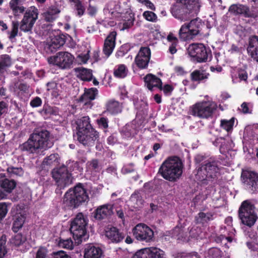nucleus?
<instances>
[{"mask_svg": "<svg viewBox=\"0 0 258 258\" xmlns=\"http://www.w3.org/2000/svg\"><path fill=\"white\" fill-rule=\"evenodd\" d=\"M53 145V142L50 140L49 133L42 130L35 131L30 135L28 141L20 146V148L22 151L29 153L38 154L51 148Z\"/></svg>", "mask_w": 258, "mask_h": 258, "instance_id": "f257e3e1", "label": "nucleus"}, {"mask_svg": "<svg viewBox=\"0 0 258 258\" xmlns=\"http://www.w3.org/2000/svg\"><path fill=\"white\" fill-rule=\"evenodd\" d=\"M76 137L84 146H92L99 138V134L91 126L88 116H84L77 121Z\"/></svg>", "mask_w": 258, "mask_h": 258, "instance_id": "f03ea898", "label": "nucleus"}, {"mask_svg": "<svg viewBox=\"0 0 258 258\" xmlns=\"http://www.w3.org/2000/svg\"><path fill=\"white\" fill-rule=\"evenodd\" d=\"M200 0H177L171 8L172 16L180 21H185L190 18V14L199 12Z\"/></svg>", "mask_w": 258, "mask_h": 258, "instance_id": "7ed1b4c3", "label": "nucleus"}, {"mask_svg": "<svg viewBox=\"0 0 258 258\" xmlns=\"http://www.w3.org/2000/svg\"><path fill=\"white\" fill-rule=\"evenodd\" d=\"M219 175L218 162L210 158L198 168L196 179L201 184L207 185L216 180Z\"/></svg>", "mask_w": 258, "mask_h": 258, "instance_id": "20e7f679", "label": "nucleus"}, {"mask_svg": "<svg viewBox=\"0 0 258 258\" xmlns=\"http://www.w3.org/2000/svg\"><path fill=\"white\" fill-rule=\"evenodd\" d=\"M183 167V163L179 158L172 157L162 163L158 173L166 180L175 181L181 176Z\"/></svg>", "mask_w": 258, "mask_h": 258, "instance_id": "39448f33", "label": "nucleus"}, {"mask_svg": "<svg viewBox=\"0 0 258 258\" xmlns=\"http://www.w3.org/2000/svg\"><path fill=\"white\" fill-rule=\"evenodd\" d=\"M88 199L82 184L79 183L73 189H70L64 195L63 204L65 207L76 208Z\"/></svg>", "mask_w": 258, "mask_h": 258, "instance_id": "423d86ee", "label": "nucleus"}, {"mask_svg": "<svg viewBox=\"0 0 258 258\" xmlns=\"http://www.w3.org/2000/svg\"><path fill=\"white\" fill-rule=\"evenodd\" d=\"M254 209L252 201L247 200L242 202L238 210V216L242 224L249 227L254 225L258 218Z\"/></svg>", "mask_w": 258, "mask_h": 258, "instance_id": "0eeeda50", "label": "nucleus"}, {"mask_svg": "<svg viewBox=\"0 0 258 258\" xmlns=\"http://www.w3.org/2000/svg\"><path fill=\"white\" fill-rule=\"evenodd\" d=\"M87 218L82 213L78 214L72 221L70 227L71 232L73 237L79 241L86 239L87 233L86 226L88 224Z\"/></svg>", "mask_w": 258, "mask_h": 258, "instance_id": "6e6552de", "label": "nucleus"}, {"mask_svg": "<svg viewBox=\"0 0 258 258\" xmlns=\"http://www.w3.org/2000/svg\"><path fill=\"white\" fill-rule=\"evenodd\" d=\"M188 55L198 62H204L210 60L212 53L209 48L202 43H193L187 49Z\"/></svg>", "mask_w": 258, "mask_h": 258, "instance_id": "1a4fd4ad", "label": "nucleus"}, {"mask_svg": "<svg viewBox=\"0 0 258 258\" xmlns=\"http://www.w3.org/2000/svg\"><path fill=\"white\" fill-rule=\"evenodd\" d=\"M216 108L217 105L213 101H201L192 106L191 114L195 116L207 118L212 115Z\"/></svg>", "mask_w": 258, "mask_h": 258, "instance_id": "9d476101", "label": "nucleus"}, {"mask_svg": "<svg viewBox=\"0 0 258 258\" xmlns=\"http://www.w3.org/2000/svg\"><path fill=\"white\" fill-rule=\"evenodd\" d=\"M202 25L200 20L197 19L191 20L188 24H183L179 31L180 38L184 41L192 39L199 33Z\"/></svg>", "mask_w": 258, "mask_h": 258, "instance_id": "9b49d317", "label": "nucleus"}, {"mask_svg": "<svg viewBox=\"0 0 258 258\" xmlns=\"http://www.w3.org/2000/svg\"><path fill=\"white\" fill-rule=\"evenodd\" d=\"M38 18V11L34 7H31L25 12L20 22V29L24 32H31L36 21Z\"/></svg>", "mask_w": 258, "mask_h": 258, "instance_id": "f8f14e48", "label": "nucleus"}, {"mask_svg": "<svg viewBox=\"0 0 258 258\" xmlns=\"http://www.w3.org/2000/svg\"><path fill=\"white\" fill-rule=\"evenodd\" d=\"M74 57L70 53L60 51L48 58L49 63L56 65L61 69L70 68L74 61Z\"/></svg>", "mask_w": 258, "mask_h": 258, "instance_id": "ddd939ff", "label": "nucleus"}, {"mask_svg": "<svg viewBox=\"0 0 258 258\" xmlns=\"http://www.w3.org/2000/svg\"><path fill=\"white\" fill-rule=\"evenodd\" d=\"M241 177L247 190L251 193L258 192V174L248 170H243Z\"/></svg>", "mask_w": 258, "mask_h": 258, "instance_id": "4468645a", "label": "nucleus"}, {"mask_svg": "<svg viewBox=\"0 0 258 258\" xmlns=\"http://www.w3.org/2000/svg\"><path fill=\"white\" fill-rule=\"evenodd\" d=\"M52 177L57 182L58 186L63 188L70 185L73 181L72 175L65 166H62L52 172Z\"/></svg>", "mask_w": 258, "mask_h": 258, "instance_id": "2eb2a0df", "label": "nucleus"}, {"mask_svg": "<svg viewBox=\"0 0 258 258\" xmlns=\"http://www.w3.org/2000/svg\"><path fill=\"white\" fill-rule=\"evenodd\" d=\"M134 237L139 241L149 242L153 240L154 232L144 224L137 225L133 230Z\"/></svg>", "mask_w": 258, "mask_h": 258, "instance_id": "dca6fc26", "label": "nucleus"}, {"mask_svg": "<svg viewBox=\"0 0 258 258\" xmlns=\"http://www.w3.org/2000/svg\"><path fill=\"white\" fill-rule=\"evenodd\" d=\"M133 258H165L164 252L156 247H146L138 251Z\"/></svg>", "mask_w": 258, "mask_h": 258, "instance_id": "f3484780", "label": "nucleus"}, {"mask_svg": "<svg viewBox=\"0 0 258 258\" xmlns=\"http://www.w3.org/2000/svg\"><path fill=\"white\" fill-rule=\"evenodd\" d=\"M150 58V48L147 47H142L135 57V61L138 68L144 69L147 68Z\"/></svg>", "mask_w": 258, "mask_h": 258, "instance_id": "a211bd4d", "label": "nucleus"}, {"mask_svg": "<svg viewBox=\"0 0 258 258\" xmlns=\"http://www.w3.org/2000/svg\"><path fill=\"white\" fill-rule=\"evenodd\" d=\"M103 256V250L99 246L89 244L84 248V258H102Z\"/></svg>", "mask_w": 258, "mask_h": 258, "instance_id": "6ab92c4d", "label": "nucleus"}, {"mask_svg": "<svg viewBox=\"0 0 258 258\" xmlns=\"http://www.w3.org/2000/svg\"><path fill=\"white\" fill-rule=\"evenodd\" d=\"M116 36V32L112 31L104 41L103 52L107 57L110 56L115 47Z\"/></svg>", "mask_w": 258, "mask_h": 258, "instance_id": "aec40b11", "label": "nucleus"}, {"mask_svg": "<svg viewBox=\"0 0 258 258\" xmlns=\"http://www.w3.org/2000/svg\"><path fill=\"white\" fill-rule=\"evenodd\" d=\"M112 205L110 204L104 205L99 206L96 210L94 217L98 220L107 218L112 214Z\"/></svg>", "mask_w": 258, "mask_h": 258, "instance_id": "412c9836", "label": "nucleus"}, {"mask_svg": "<svg viewBox=\"0 0 258 258\" xmlns=\"http://www.w3.org/2000/svg\"><path fill=\"white\" fill-rule=\"evenodd\" d=\"M229 12L234 15H243L245 17H253V14L250 12L249 8L240 4L231 5L229 8Z\"/></svg>", "mask_w": 258, "mask_h": 258, "instance_id": "4be33fe9", "label": "nucleus"}, {"mask_svg": "<svg viewBox=\"0 0 258 258\" xmlns=\"http://www.w3.org/2000/svg\"><path fill=\"white\" fill-rule=\"evenodd\" d=\"M144 81L147 88L150 90H153L155 88L160 90L162 89L161 80L155 75L148 74L144 78Z\"/></svg>", "mask_w": 258, "mask_h": 258, "instance_id": "5701e85b", "label": "nucleus"}, {"mask_svg": "<svg viewBox=\"0 0 258 258\" xmlns=\"http://www.w3.org/2000/svg\"><path fill=\"white\" fill-rule=\"evenodd\" d=\"M105 236L112 242L118 243L120 242L124 236L118 230L114 227H107L105 230Z\"/></svg>", "mask_w": 258, "mask_h": 258, "instance_id": "b1692460", "label": "nucleus"}, {"mask_svg": "<svg viewBox=\"0 0 258 258\" xmlns=\"http://www.w3.org/2000/svg\"><path fill=\"white\" fill-rule=\"evenodd\" d=\"M247 50L251 57L258 62V37L257 36H254L249 39Z\"/></svg>", "mask_w": 258, "mask_h": 258, "instance_id": "393cba45", "label": "nucleus"}, {"mask_svg": "<svg viewBox=\"0 0 258 258\" xmlns=\"http://www.w3.org/2000/svg\"><path fill=\"white\" fill-rule=\"evenodd\" d=\"M98 94V90L95 88L85 89L84 94L79 98L80 102L86 105L94 100Z\"/></svg>", "mask_w": 258, "mask_h": 258, "instance_id": "a878e982", "label": "nucleus"}, {"mask_svg": "<svg viewBox=\"0 0 258 258\" xmlns=\"http://www.w3.org/2000/svg\"><path fill=\"white\" fill-rule=\"evenodd\" d=\"M66 42L64 35H56L51 39L49 43V47L51 51L55 50L60 48Z\"/></svg>", "mask_w": 258, "mask_h": 258, "instance_id": "bb28decb", "label": "nucleus"}, {"mask_svg": "<svg viewBox=\"0 0 258 258\" xmlns=\"http://www.w3.org/2000/svg\"><path fill=\"white\" fill-rule=\"evenodd\" d=\"M74 70L77 77L81 79L82 80L90 81L93 77L92 71L89 69H87L83 67H78L75 68Z\"/></svg>", "mask_w": 258, "mask_h": 258, "instance_id": "cd10ccee", "label": "nucleus"}, {"mask_svg": "<svg viewBox=\"0 0 258 258\" xmlns=\"http://www.w3.org/2000/svg\"><path fill=\"white\" fill-rule=\"evenodd\" d=\"M9 6L15 17H19L25 11V7L22 6V3L17 0H11Z\"/></svg>", "mask_w": 258, "mask_h": 258, "instance_id": "c85d7f7f", "label": "nucleus"}, {"mask_svg": "<svg viewBox=\"0 0 258 258\" xmlns=\"http://www.w3.org/2000/svg\"><path fill=\"white\" fill-rule=\"evenodd\" d=\"M129 205L135 208H141L144 204V200L139 192H135L133 194L128 201Z\"/></svg>", "mask_w": 258, "mask_h": 258, "instance_id": "c756f323", "label": "nucleus"}, {"mask_svg": "<svg viewBox=\"0 0 258 258\" xmlns=\"http://www.w3.org/2000/svg\"><path fill=\"white\" fill-rule=\"evenodd\" d=\"M60 12V10L57 7L51 6L43 14L45 20L47 22H52L57 18Z\"/></svg>", "mask_w": 258, "mask_h": 258, "instance_id": "7c9ffc66", "label": "nucleus"}, {"mask_svg": "<svg viewBox=\"0 0 258 258\" xmlns=\"http://www.w3.org/2000/svg\"><path fill=\"white\" fill-rule=\"evenodd\" d=\"M59 158L57 154H52L46 157L42 163L43 166H48L53 167L57 166L59 163Z\"/></svg>", "mask_w": 258, "mask_h": 258, "instance_id": "2f4dec72", "label": "nucleus"}, {"mask_svg": "<svg viewBox=\"0 0 258 258\" xmlns=\"http://www.w3.org/2000/svg\"><path fill=\"white\" fill-rule=\"evenodd\" d=\"M108 111L111 114H117L121 112V106L119 103L114 100H110L106 104Z\"/></svg>", "mask_w": 258, "mask_h": 258, "instance_id": "473e14b6", "label": "nucleus"}, {"mask_svg": "<svg viewBox=\"0 0 258 258\" xmlns=\"http://www.w3.org/2000/svg\"><path fill=\"white\" fill-rule=\"evenodd\" d=\"M209 74L204 70H195L191 74V78L194 81H202L208 78Z\"/></svg>", "mask_w": 258, "mask_h": 258, "instance_id": "72a5a7b5", "label": "nucleus"}, {"mask_svg": "<svg viewBox=\"0 0 258 258\" xmlns=\"http://www.w3.org/2000/svg\"><path fill=\"white\" fill-rule=\"evenodd\" d=\"M25 216L23 214H17L13 223L12 229L14 232H17L20 228H22L25 220Z\"/></svg>", "mask_w": 258, "mask_h": 258, "instance_id": "f704fd0d", "label": "nucleus"}, {"mask_svg": "<svg viewBox=\"0 0 258 258\" xmlns=\"http://www.w3.org/2000/svg\"><path fill=\"white\" fill-rule=\"evenodd\" d=\"M1 187L6 191L10 192L15 187L16 183L14 180L5 179L0 181Z\"/></svg>", "mask_w": 258, "mask_h": 258, "instance_id": "c9c22d12", "label": "nucleus"}, {"mask_svg": "<svg viewBox=\"0 0 258 258\" xmlns=\"http://www.w3.org/2000/svg\"><path fill=\"white\" fill-rule=\"evenodd\" d=\"M11 64V58L8 55H0V71L3 74L5 68L10 67Z\"/></svg>", "mask_w": 258, "mask_h": 258, "instance_id": "e433bc0d", "label": "nucleus"}, {"mask_svg": "<svg viewBox=\"0 0 258 258\" xmlns=\"http://www.w3.org/2000/svg\"><path fill=\"white\" fill-rule=\"evenodd\" d=\"M234 121V117H232L229 120L222 119L221 120L220 126L224 130H226L227 132H230L233 129Z\"/></svg>", "mask_w": 258, "mask_h": 258, "instance_id": "4c0bfd02", "label": "nucleus"}, {"mask_svg": "<svg viewBox=\"0 0 258 258\" xmlns=\"http://www.w3.org/2000/svg\"><path fill=\"white\" fill-rule=\"evenodd\" d=\"M47 90L51 91V94L55 97L59 95V90L57 84L55 82H48L46 84Z\"/></svg>", "mask_w": 258, "mask_h": 258, "instance_id": "58836bf2", "label": "nucleus"}, {"mask_svg": "<svg viewBox=\"0 0 258 258\" xmlns=\"http://www.w3.org/2000/svg\"><path fill=\"white\" fill-rule=\"evenodd\" d=\"M58 245L60 247L72 249L73 248V242L71 238L66 239L60 238L58 242Z\"/></svg>", "mask_w": 258, "mask_h": 258, "instance_id": "ea45409f", "label": "nucleus"}, {"mask_svg": "<svg viewBox=\"0 0 258 258\" xmlns=\"http://www.w3.org/2000/svg\"><path fill=\"white\" fill-rule=\"evenodd\" d=\"M127 70L124 64L118 66V68L114 71L115 76L118 78H124L127 75Z\"/></svg>", "mask_w": 258, "mask_h": 258, "instance_id": "a19ab883", "label": "nucleus"}, {"mask_svg": "<svg viewBox=\"0 0 258 258\" xmlns=\"http://www.w3.org/2000/svg\"><path fill=\"white\" fill-rule=\"evenodd\" d=\"M18 27L19 23L18 22H13L12 30L8 32L9 34V38L11 41H14V40L15 39V37L17 36Z\"/></svg>", "mask_w": 258, "mask_h": 258, "instance_id": "79ce46f5", "label": "nucleus"}, {"mask_svg": "<svg viewBox=\"0 0 258 258\" xmlns=\"http://www.w3.org/2000/svg\"><path fill=\"white\" fill-rule=\"evenodd\" d=\"M6 243V237L2 236L0 238V258H4L7 252Z\"/></svg>", "mask_w": 258, "mask_h": 258, "instance_id": "37998d69", "label": "nucleus"}, {"mask_svg": "<svg viewBox=\"0 0 258 258\" xmlns=\"http://www.w3.org/2000/svg\"><path fill=\"white\" fill-rule=\"evenodd\" d=\"M239 110L244 114H251L252 111L251 104L246 102L242 103Z\"/></svg>", "mask_w": 258, "mask_h": 258, "instance_id": "c03bdc74", "label": "nucleus"}, {"mask_svg": "<svg viewBox=\"0 0 258 258\" xmlns=\"http://www.w3.org/2000/svg\"><path fill=\"white\" fill-rule=\"evenodd\" d=\"M26 240L25 236L21 234H16L12 239V242L17 246H19L24 242Z\"/></svg>", "mask_w": 258, "mask_h": 258, "instance_id": "a18cd8bd", "label": "nucleus"}, {"mask_svg": "<svg viewBox=\"0 0 258 258\" xmlns=\"http://www.w3.org/2000/svg\"><path fill=\"white\" fill-rule=\"evenodd\" d=\"M144 17L148 21L155 22L157 19V15L151 11H145L143 13Z\"/></svg>", "mask_w": 258, "mask_h": 258, "instance_id": "49530a36", "label": "nucleus"}, {"mask_svg": "<svg viewBox=\"0 0 258 258\" xmlns=\"http://www.w3.org/2000/svg\"><path fill=\"white\" fill-rule=\"evenodd\" d=\"M7 171L11 175L21 176L23 174V171L22 168L9 167L7 169Z\"/></svg>", "mask_w": 258, "mask_h": 258, "instance_id": "de8ad7c7", "label": "nucleus"}, {"mask_svg": "<svg viewBox=\"0 0 258 258\" xmlns=\"http://www.w3.org/2000/svg\"><path fill=\"white\" fill-rule=\"evenodd\" d=\"M135 171V165L132 163L124 165L121 169L122 173L124 174L134 172Z\"/></svg>", "mask_w": 258, "mask_h": 258, "instance_id": "09e8293b", "label": "nucleus"}, {"mask_svg": "<svg viewBox=\"0 0 258 258\" xmlns=\"http://www.w3.org/2000/svg\"><path fill=\"white\" fill-rule=\"evenodd\" d=\"M213 214L211 213H205L203 212H200L199 214V218L201 219V222L213 220Z\"/></svg>", "mask_w": 258, "mask_h": 258, "instance_id": "8fccbe9b", "label": "nucleus"}, {"mask_svg": "<svg viewBox=\"0 0 258 258\" xmlns=\"http://www.w3.org/2000/svg\"><path fill=\"white\" fill-rule=\"evenodd\" d=\"M75 8L78 16L81 17L83 15L85 8L80 1L75 5Z\"/></svg>", "mask_w": 258, "mask_h": 258, "instance_id": "3c124183", "label": "nucleus"}, {"mask_svg": "<svg viewBox=\"0 0 258 258\" xmlns=\"http://www.w3.org/2000/svg\"><path fill=\"white\" fill-rule=\"evenodd\" d=\"M97 123L100 127L106 129L108 127V119L105 117H101L97 119Z\"/></svg>", "mask_w": 258, "mask_h": 258, "instance_id": "603ef678", "label": "nucleus"}, {"mask_svg": "<svg viewBox=\"0 0 258 258\" xmlns=\"http://www.w3.org/2000/svg\"><path fill=\"white\" fill-rule=\"evenodd\" d=\"M8 212L7 206L5 203L0 204V220H2Z\"/></svg>", "mask_w": 258, "mask_h": 258, "instance_id": "864d4df0", "label": "nucleus"}, {"mask_svg": "<svg viewBox=\"0 0 258 258\" xmlns=\"http://www.w3.org/2000/svg\"><path fill=\"white\" fill-rule=\"evenodd\" d=\"M30 104L32 107H37L41 105L42 100L40 97H36L31 101Z\"/></svg>", "mask_w": 258, "mask_h": 258, "instance_id": "5fc2aeb1", "label": "nucleus"}, {"mask_svg": "<svg viewBox=\"0 0 258 258\" xmlns=\"http://www.w3.org/2000/svg\"><path fill=\"white\" fill-rule=\"evenodd\" d=\"M52 258H71L63 251L60 250L56 252H53L52 255Z\"/></svg>", "mask_w": 258, "mask_h": 258, "instance_id": "6e6d98bb", "label": "nucleus"}, {"mask_svg": "<svg viewBox=\"0 0 258 258\" xmlns=\"http://www.w3.org/2000/svg\"><path fill=\"white\" fill-rule=\"evenodd\" d=\"M89 166L96 171L99 170L101 168L97 160H93L89 163Z\"/></svg>", "mask_w": 258, "mask_h": 258, "instance_id": "4d7b16f0", "label": "nucleus"}, {"mask_svg": "<svg viewBox=\"0 0 258 258\" xmlns=\"http://www.w3.org/2000/svg\"><path fill=\"white\" fill-rule=\"evenodd\" d=\"M161 90L163 91L164 93L166 95H169L173 91V88L171 85H165L163 88L162 87Z\"/></svg>", "mask_w": 258, "mask_h": 258, "instance_id": "13d9d810", "label": "nucleus"}, {"mask_svg": "<svg viewBox=\"0 0 258 258\" xmlns=\"http://www.w3.org/2000/svg\"><path fill=\"white\" fill-rule=\"evenodd\" d=\"M47 250L44 248H40L38 249L37 254L36 258H45Z\"/></svg>", "mask_w": 258, "mask_h": 258, "instance_id": "bf43d9fd", "label": "nucleus"}, {"mask_svg": "<svg viewBox=\"0 0 258 258\" xmlns=\"http://www.w3.org/2000/svg\"><path fill=\"white\" fill-rule=\"evenodd\" d=\"M238 78L240 81H246L247 79V74L244 70H240L238 72Z\"/></svg>", "mask_w": 258, "mask_h": 258, "instance_id": "052dcab7", "label": "nucleus"}, {"mask_svg": "<svg viewBox=\"0 0 258 258\" xmlns=\"http://www.w3.org/2000/svg\"><path fill=\"white\" fill-rule=\"evenodd\" d=\"M134 23V20L132 19H128L127 21L123 24L122 30H125L131 28Z\"/></svg>", "mask_w": 258, "mask_h": 258, "instance_id": "680f3d73", "label": "nucleus"}, {"mask_svg": "<svg viewBox=\"0 0 258 258\" xmlns=\"http://www.w3.org/2000/svg\"><path fill=\"white\" fill-rule=\"evenodd\" d=\"M247 246L252 250L256 251L258 250V243L251 242H246Z\"/></svg>", "mask_w": 258, "mask_h": 258, "instance_id": "e2e57ef3", "label": "nucleus"}, {"mask_svg": "<svg viewBox=\"0 0 258 258\" xmlns=\"http://www.w3.org/2000/svg\"><path fill=\"white\" fill-rule=\"evenodd\" d=\"M167 40L172 43H177V38L172 34L170 33L167 36Z\"/></svg>", "mask_w": 258, "mask_h": 258, "instance_id": "0e129e2a", "label": "nucleus"}, {"mask_svg": "<svg viewBox=\"0 0 258 258\" xmlns=\"http://www.w3.org/2000/svg\"><path fill=\"white\" fill-rule=\"evenodd\" d=\"M88 14L90 16L94 15L97 12V9L95 7L89 6L88 9Z\"/></svg>", "mask_w": 258, "mask_h": 258, "instance_id": "69168bd1", "label": "nucleus"}, {"mask_svg": "<svg viewBox=\"0 0 258 258\" xmlns=\"http://www.w3.org/2000/svg\"><path fill=\"white\" fill-rule=\"evenodd\" d=\"M177 43H172L169 47V51L172 54L175 53L177 51L176 46Z\"/></svg>", "mask_w": 258, "mask_h": 258, "instance_id": "338daca9", "label": "nucleus"}, {"mask_svg": "<svg viewBox=\"0 0 258 258\" xmlns=\"http://www.w3.org/2000/svg\"><path fill=\"white\" fill-rule=\"evenodd\" d=\"M144 5L152 10H154L155 9L154 4L149 0H146Z\"/></svg>", "mask_w": 258, "mask_h": 258, "instance_id": "774afa93", "label": "nucleus"}]
</instances>
